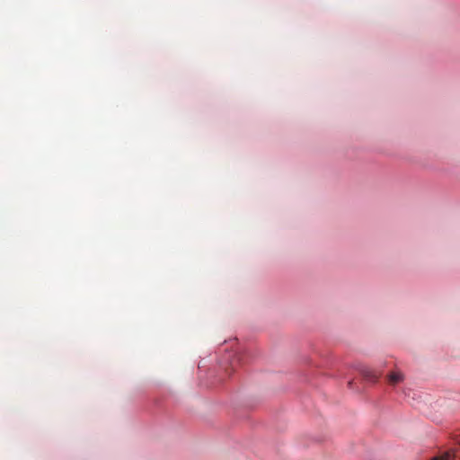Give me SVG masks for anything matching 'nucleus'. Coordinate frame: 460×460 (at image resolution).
Returning a JSON list of instances; mask_svg holds the SVG:
<instances>
[{
  "label": "nucleus",
  "mask_w": 460,
  "mask_h": 460,
  "mask_svg": "<svg viewBox=\"0 0 460 460\" xmlns=\"http://www.w3.org/2000/svg\"><path fill=\"white\" fill-rule=\"evenodd\" d=\"M360 373L368 381L376 382L378 379V376L368 367H362Z\"/></svg>",
  "instance_id": "1"
},
{
  "label": "nucleus",
  "mask_w": 460,
  "mask_h": 460,
  "mask_svg": "<svg viewBox=\"0 0 460 460\" xmlns=\"http://www.w3.org/2000/svg\"><path fill=\"white\" fill-rule=\"evenodd\" d=\"M388 382L391 385H396L404 379V376L401 372H393L388 375Z\"/></svg>",
  "instance_id": "2"
},
{
  "label": "nucleus",
  "mask_w": 460,
  "mask_h": 460,
  "mask_svg": "<svg viewBox=\"0 0 460 460\" xmlns=\"http://www.w3.org/2000/svg\"><path fill=\"white\" fill-rule=\"evenodd\" d=\"M433 460H452V456L448 453H446L441 456L435 457Z\"/></svg>",
  "instance_id": "3"
},
{
  "label": "nucleus",
  "mask_w": 460,
  "mask_h": 460,
  "mask_svg": "<svg viewBox=\"0 0 460 460\" xmlns=\"http://www.w3.org/2000/svg\"><path fill=\"white\" fill-rule=\"evenodd\" d=\"M348 385H349V387H351L352 386V381H349Z\"/></svg>",
  "instance_id": "4"
}]
</instances>
